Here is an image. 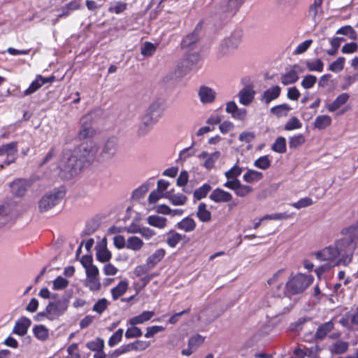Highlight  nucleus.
Listing matches in <instances>:
<instances>
[{
    "label": "nucleus",
    "instance_id": "f257e3e1",
    "mask_svg": "<svg viewBox=\"0 0 358 358\" xmlns=\"http://www.w3.org/2000/svg\"><path fill=\"white\" fill-rule=\"evenodd\" d=\"M355 244L349 239H341L334 245L325 247L315 253V257L320 261H327L333 266H347L351 262Z\"/></svg>",
    "mask_w": 358,
    "mask_h": 358
},
{
    "label": "nucleus",
    "instance_id": "f03ea898",
    "mask_svg": "<svg viewBox=\"0 0 358 358\" xmlns=\"http://www.w3.org/2000/svg\"><path fill=\"white\" fill-rule=\"evenodd\" d=\"M313 277L311 275L298 273L290 277L285 285L287 292L292 294H297L303 292L313 282Z\"/></svg>",
    "mask_w": 358,
    "mask_h": 358
},
{
    "label": "nucleus",
    "instance_id": "7ed1b4c3",
    "mask_svg": "<svg viewBox=\"0 0 358 358\" xmlns=\"http://www.w3.org/2000/svg\"><path fill=\"white\" fill-rule=\"evenodd\" d=\"M98 151L99 146L93 141H85L76 149L80 162L87 163H92L96 159Z\"/></svg>",
    "mask_w": 358,
    "mask_h": 358
},
{
    "label": "nucleus",
    "instance_id": "20e7f679",
    "mask_svg": "<svg viewBox=\"0 0 358 358\" xmlns=\"http://www.w3.org/2000/svg\"><path fill=\"white\" fill-rule=\"evenodd\" d=\"M79 157L74 151L64 150L60 157L58 166L62 171L73 176L76 173Z\"/></svg>",
    "mask_w": 358,
    "mask_h": 358
},
{
    "label": "nucleus",
    "instance_id": "39448f33",
    "mask_svg": "<svg viewBox=\"0 0 358 358\" xmlns=\"http://www.w3.org/2000/svg\"><path fill=\"white\" fill-rule=\"evenodd\" d=\"M65 192L59 189L45 194L38 201V208L41 212H45L54 206L64 197Z\"/></svg>",
    "mask_w": 358,
    "mask_h": 358
},
{
    "label": "nucleus",
    "instance_id": "423d86ee",
    "mask_svg": "<svg viewBox=\"0 0 358 358\" xmlns=\"http://www.w3.org/2000/svg\"><path fill=\"white\" fill-rule=\"evenodd\" d=\"M241 39L242 34L240 31L234 32L225 38L220 45V55L222 57L231 55L238 48Z\"/></svg>",
    "mask_w": 358,
    "mask_h": 358
},
{
    "label": "nucleus",
    "instance_id": "0eeeda50",
    "mask_svg": "<svg viewBox=\"0 0 358 358\" xmlns=\"http://www.w3.org/2000/svg\"><path fill=\"white\" fill-rule=\"evenodd\" d=\"M200 57L198 53L192 52L186 55L182 60L178 64V69L181 75L186 74L199 64Z\"/></svg>",
    "mask_w": 358,
    "mask_h": 358
},
{
    "label": "nucleus",
    "instance_id": "6e6552de",
    "mask_svg": "<svg viewBox=\"0 0 358 358\" xmlns=\"http://www.w3.org/2000/svg\"><path fill=\"white\" fill-rule=\"evenodd\" d=\"M223 186L233 190L235 194L239 197H245L253 191L251 186L243 185L240 180L227 181Z\"/></svg>",
    "mask_w": 358,
    "mask_h": 358
},
{
    "label": "nucleus",
    "instance_id": "1a4fd4ad",
    "mask_svg": "<svg viewBox=\"0 0 358 358\" xmlns=\"http://www.w3.org/2000/svg\"><path fill=\"white\" fill-rule=\"evenodd\" d=\"M67 304L65 302L57 301L49 303L45 308L46 317L53 320L62 315L66 310Z\"/></svg>",
    "mask_w": 358,
    "mask_h": 358
},
{
    "label": "nucleus",
    "instance_id": "9d476101",
    "mask_svg": "<svg viewBox=\"0 0 358 358\" xmlns=\"http://www.w3.org/2000/svg\"><path fill=\"white\" fill-rule=\"evenodd\" d=\"M117 148V139L110 138L104 143L99 155V160L110 159L115 156Z\"/></svg>",
    "mask_w": 358,
    "mask_h": 358
},
{
    "label": "nucleus",
    "instance_id": "9b49d317",
    "mask_svg": "<svg viewBox=\"0 0 358 358\" xmlns=\"http://www.w3.org/2000/svg\"><path fill=\"white\" fill-rule=\"evenodd\" d=\"M209 199L215 203H229L233 200V195L230 192L217 187L212 191Z\"/></svg>",
    "mask_w": 358,
    "mask_h": 358
},
{
    "label": "nucleus",
    "instance_id": "f8f14e48",
    "mask_svg": "<svg viewBox=\"0 0 358 358\" xmlns=\"http://www.w3.org/2000/svg\"><path fill=\"white\" fill-rule=\"evenodd\" d=\"M17 153V143L12 142L0 146V156L6 155L5 162L7 164L13 162Z\"/></svg>",
    "mask_w": 358,
    "mask_h": 358
},
{
    "label": "nucleus",
    "instance_id": "ddd939ff",
    "mask_svg": "<svg viewBox=\"0 0 358 358\" xmlns=\"http://www.w3.org/2000/svg\"><path fill=\"white\" fill-rule=\"evenodd\" d=\"M198 96L203 104H210L215 100L216 93L207 86H201L198 91Z\"/></svg>",
    "mask_w": 358,
    "mask_h": 358
},
{
    "label": "nucleus",
    "instance_id": "4468645a",
    "mask_svg": "<svg viewBox=\"0 0 358 358\" xmlns=\"http://www.w3.org/2000/svg\"><path fill=\"white\" fill-rule=\"evenodd\" d=\"M301 72L300 66L294 65L281 77V83L284 85H288L296 83L299 79V73Z\"/></svg>",
    "mask_w": 358,
    "mask_h": 358
},
{
    "label": "nucleus",
    "instance_id": "2eb2a0df",
    "mask_svg": "<svg viewBox=\"0 0 358 358\" xmlns=\"http://www.w3.org/2000/svg\"><path fill=\"white\" fill-rule=\"evenodd\" d=\"M156 117L150 115H144L142 117V122L140 124L138 129L139 136H145L151 129L152 125L157 122Z\"/></svg>",
    "mask_w": 358,
    "mask_h": 358
},
{
    "label": "nucleus",
    "instance_id": "dca6fc26",
    "mask_svg": "<svg viewBox=\"0 0 358 358\" xmlns=\"http://www.w3.org/2000/svg\"><path fill=\"white\" fill-rule=\"evenodd\" d=\"M91 115H87L84 116L82 120V127L79 131L78 136L81 139L92 137L95 134V130L87 124L88 121L91 120Z\"/></svg>",
    "mask_w": 358,
    "mask_h": 358
},
{
    "label": "nucleus",
    "instance_id": "f3484780",
    "mask_svg": "<svg viewBox=\"0 0 358 358\" xmlns=\"http://www.w3.org/2000/svg\"><path fill=\"white\" fill-rule=\"evenodd\" d=\"M220 157V152L219 151H216L211 154H209L207 152L203 151L199 155V158L205 159L203 166V167L208 170L214 167L215 162L218 160Z\"/></svg>",
    "mask_w": 358,
    "mask_h": 358
},
{
    "label": "nucleus",
    "instance_id": "a211bd4d",
    "mask_svg": "<svg viewBox=\"0 0 358 358\" xmlns=\"http://www.w3.org/2000/svg\"><path fill=\"white\" fill-rule=\"evenodd\" d=\"M323 0H314L308 10V15L315 22L318 23L323 13L322 4Z\"/></svg>",
    "mask_w": 358,
    "mask_h": 358
},
{
    "label": "nucleus",
    "instance_id": "6ab92c4d",
    "mask_svg": "<svg viewBox=\"0 0 358 358\" xmlns=\"http://www.w3.org/2000/svg\"><path fill=\"white\" fill-rule=\"evenodd\" d=\"M55 77L43 78L41 76H38L36 79L31 83L30 86L24 92V94L29 95L35 92L39 89L43 84L46 83H51L54 80Z\"/></svg>",
    "mask_w": 358,
    "mask_h": 358
},
{
    "label": "nucleus",
    "instance_id": "aec40b11",
    "mask_svg": "<svg viewBox=\"0 0 358 358\" xmlns=\"http://www.w3.org/2000/svg\"><path fill=\"white\" fill-rule=\"evenodd\" d=\"M255 92L250 86H246L238 92L239 102L248 106L254 99Z\"/></svg>",
    "mask_w": 358,
    "mask_h": 358
},
{
    "label": "nucleus",
    "instance_id": "412c9836",
    "mask_svg": "<svg viewBox=\"0 0 358 358\" xmlns=\"http://www.w3.org/2000/svg\"><path fill=\"white\" fill-rule=\"evenodd\" d=\"M349 349V343L342 340H338L332 343L328 346V350L332 355H343L348 352Z\"/></svg>",
    "mask_w": 358,
    "mask_h": 358
},
{
    "label": "nucleus",
    "instance_id": "4be33fe9",
    "mask_svg": "<svg viewBox=\"0 0 358 358\" xmlns=\"http://www.w3.org/2000/svg\"><path fill=\"white\" fill-rule=\"evenodd\" d=\"M280 93L281 88L279 86H273L264 92L261 98V101L266 104H268L272 101L278 99L280 96Z\"/></svg>",
    "mask_w": 358,
    "mask_h": 358
},
{
    "label": "nucleus",
    "instance_id": "5701e85b",
    "mask_svg": "<svg viewBox=\"0 0 358 358\" xmlns=\"http://www.w3.org/2000/svg\"><path fill=\"white\" fill-rule=\"evenodd\" d=\"M176 228L183 231L186 233H190L195 230L196 227V223L195 220L189 216L183 218L181 221L178 222L176 225Z\"/></svg>",
    "mask_w": 358,
    "mask_h": 358
},
{
    "label": "nucleus",
    "instance_id": "b1692460",
    "mask_svg": "<svg viewBox=\"0 0 358 358\" xmlns=\"http://www.w3.org/2000/svg\"><path fill=\"white\" fill-rule=\"evenodd\" d=\"M349 98L348 93H342L332 103L327 104L326 108L329 112H334L346 103Z\"/></svg>",
    "mask_w": 358,
    "mask_h": 358
},
{
    "label": "nucleus",
    "instance_id": "393cba45",
    "mask_svg": "<svg viewBox=\"0 0 358 358\" xmlns=\"http://www.w3.org/2000/svg\"><path fill=\"white\" fill-rule=\"evenodd\" d=\"M155 315L153 311H143L141 314L130 318L127 321V325L136 326L150 320Z\"/></svg>",
    "mask_w": 358,
    "mask_h": 358
},
{
    "label": "nucleus",
    "instance_id": "a878e982",
    "mask_svg": "<svg viewBox=\"0 0 358 358\" xmlns=\"http://www.w3.org/2000/svg\"><path fill=\"white\" fill-rule=\"evenodd\" d=\"M196 215L203 222H210L212 220L211 212L207 208V205L204 203L199 204Z\"/></svg>",
    "mask_w": 358,
    "mask_h": 358
},
{
    "label": "nucleus",
    "instance_id": "bb28decb",
    "mask_svg": "<svg viewBox=\"0 0 358 358\" xmlns=\"http://www.w3.org/2000/svg\"><path fill=\"white\" fill-rule=\"evenodd\" d=\"M334 327V324L332 321L324 322L320 325L315 332V337L317 339L322 340L327 335L331 332Z\"/></svg>",
    "mask_w": 358,
    "mask_h": 358
},
{
    "label": "nucleus",
    "instance_id": "cd10ccee",
    "mask_svg": "<svg viewBox=\"0 0 358 358\" xmlns=\"http://www.w3.org/2000/svg\"><path fill=\"white\" fill-rule=\"evenodd\" d=\"M165 255L166 251L164 249H157L147 258L146 264L150 268H153L164 257Z\"/></svg>",
    "mask_w": 358,
    "mask_h": 358
},
{
    "label": "nucleus",
    "instance_id": "c85d7f7f",
    "mask_svg": "<svg viewBox=\"0 0 358 358\" xmlns=\"http://www.w3.org/2000/svg\"><path fill=\"white\" fill-rule=\"evenodd\" d=\"M164 198L167 199L174 206H183L187 201L185 195L180 193L171 194L169 192L165 193Z\"/></svg>",
    "mask_w": 358,
    "mask_h": 358
},
{
    "label": "nucleus",
    "instance_id": "c756f323",
    "mask_svg": "<svg viewBox=\"0 0 358 358\" xmlns=\"http://www.w3.org/2000/svg\"><path fill=\"white\" fill-rule=\"evenodd\" d=\"M147 222L152 227L162 229L166 227L167 219L156 215H150L147 217Z\"/></svg>",
    "mask_w": 358,
    "mask_h": 358
},
{
    "label": "nucleus",
    "instance_id": "7c9ffc66",
    "mask_svg": "<svg viewBox=\"0 0 358 358\" xmlns=\"http://www.w3.org/2000/svg\"><path fill=\"white\" fill-rule=\"evenodd\" d=\"M80 8V3L78 0H73L65 6L62 7V13L58 15V18L65 17L69 16L73 11L78 10Z\"/></svg>",
    "mask_w": 358,
    "mask_h": 358
},
{
    "label": "nucleus",
    "instance_id": "2f4dec72",
    "mask_svg": "<svg viewBox=\"0 0 358 358\" xmlns=\"http://www.w3.org/2000/svg\"><path fill=\"white\" fill-rule=\"evenodd\" d=\"M144 245L143 241L138 236H129L127 239V248L133 251H139Z\"/></svg>",
    "mask_w": 358,
    "mask_h": 358
},
{
    "label": "nucleus",
    "instance_id": "473e14b6",
    "mask_svg": "<svg viewBox=\"0 0 358 358\" xmlns=\"http://www.w3.org/2000/svg\"><path fill=\"white\" fill-rule=\"evenodd\" d=\"M128 282L126 280H121L118 285L111 289V294L114 300H117L122 296L128 289Z\"/></svg>",
    "mask_w": 358,
    "mask_h": 358
},
{
    "label": "nucleus",
    "instance_id": "72a5a7b5",
    "mask_svg": "<svg viewBox=\"0 0 358 358\" xmlns=\"http://www.w3.org/2000/svg\"><path fill=\"white\" fill-rule=\"evenodd\" d=\"M182 240V236L175 230H170L166 234V243L171 248H176Z\"/></svg>",
    "mask_w": 358,
    "mask_h": 358
},
{
    "label": "nucleus",
    "instance_id": "f704fd0d",
    "mask_svg": "<svg viewBox=\"0 0 358 358\" xmlns=\"http://www.w3.org/2000/svg\"><path fill=\"white\" fill-rule=\"evenodd\" d=\"M331 124V118L327 115L317 116L314 122V126L318 129H324Z\"/></svg>",
    "mask_w": 358,
    "mask_h": 358
},
{
    "label": "nucleus",
    "instance_id": "c9c22d12",
    "mask_svg": "<svg viewBox=\"0 0 358 358\" xmlns=\"http://www.w3.org/2000/svg\"><path fill=\"white\" fill-rule=\"evenodd\" d=\"M111 252L107 249L106 244L100 245L96 250V258L101 262H106L111 258Z\"/></svg>",
    "mask_w": 358,
    "mask_h": 358
},
{
    "label": "nucleus",
    "instance_id": "e433bc0d",
    "mask_svg": "<svg viewBox=\"0 0 358 358\" xmlns=\"http://www.w3.org/2000/svg\"><path fill=\"white\" fill-rule=\"evenodd\" d=\"M291 107L287 103H282L271 108V113L277 117L286 116L291 110Z\"/></svg>",
    "mask_w": 358,
    "mask_h": 358
},
{
    "label": "nucleus",
    "instance_id": "4c0bfd02",
    "mask_svg": "<svg viewBox=\"0 0 358 358\" xmlns=\"http://www.w3.org/2000/svg\"><path fill=\"white\" fill-rule=\"evenodd\" d=\"M10 192L12 194L20 199L22 196V180L21 178H18L14 180L10 185Z\"/></svg>",
    "mask_w": 358,
    "mask_h": 358
},
{
    "label": "nucleus",
    "instance_id": "58836bf2",
    "mask_svg": "<svg viewBox=\"0 0 358 358\" xmlns=\"http://www.w3.org/2000/svg\"><path fill=\"white\" fill-rule=\"evenodd\" d=\"M33 331L35 336L41 341H45L49 336L48 329L42 324L35 326Z\"/></svg>",
    "mask_w": 358,
    "mask_h": 358
},
{
    "label": "nucleus",
    "instance_id": "ea45409f",
    "mask_svg": "<svg viewBox=\"0 0 358 358\" xmlns=\"http://www.w3.org/2000/svg\"><path fill=\"white\" fill-rule=\"evenodd\" d=\"M305 142L306 138L301 134H299L289 138V146L292 149H296L300 147Z\"/></svg>",
    "mask_w": 358,
    "mask_h": 358
},
{
    "label": "nucleus",
    "instance_id": "a19ab883",
    "mask_svg": "<svg viewBox=\"0 0 358 358\" xmlns=\"http://www.w3.org/2000/svg\"><path fill=\"white\" fill-rule=\"evenodd\" d=\"M263 177L261 172L255 170H248L243 175V180L247 182H252L260 180Z\"/></svg>",
    "mask_w": 358,
    "mask_h": 358
},
{
    "label": "nucleus",
    "instance_id": "79ce46f5",
    "mask_svg": "<svg viewBox=\"0 0 358 358\" xmlns=\"http://www.w3.org/2000/svg\"><path fill=\"white\" fill-rule=\"evenodd\" d=\"M242 169L236 165L224 173L227 181L239 180L237 178L241 174Z\"/></svg>",
    "mask_w": 358,
    "mask_h": 358
},
{
    "label": "nucleus",
    "instance_id": "37998d69",
    "mask_svg": "<svg viewBox=\"0 0 358 358\" xmlns=\"http://www.w3.org/2000/svg\"><path fill=\"white\" fill-rule=\"evenodd\" d=\"M210 189L211 186L208 183H205L194 191V196L196 200H201L207 196Z\"/></svg>",
    "mask_w": 358,
    "mask_h": 358
},
{
    "label": "nucleus",
    "instance_id": "c03bdc74",
    "mask_svg": "<svg viewBox=\"0 0 358 358\" xmlns=\"http://www.w3.org/2000/svg\"><path fill=\"white\" fill-rule=\"evenodd\" d=\"M272 150L278 153L286 152V140L284 137H278L272 145Z\"/></svg>",
    "mask_w": 358,
    "mask_h": 358
},
{
    "label": "nucleus",
    "instance_id": "a18cd8bd",
    "mask_svg": "<svg viewBox=\"0 0 358 358\" xmlns=\"http://www.w3.org/2000/svg\"><path fill=\"white\" fill-rule=\"evenodd\" d=\"M85 285L91 291H98L101 288V283L98 277H87Z\"/></svg>",
    "mask_w": 358,
    "mask_h": 358
},
{
    "label": "nucleus",
    "instance_id": "49530a36",
    "mask_svg": "<svg viewBox=\"0 0 358 358\" xmlns=\"http://www.w3.org/2000/svg\"><path fill=\"white\" fill-rule=\"evenodd\" d=\"M302 123L296 117H292L289 118L285 125V129L287 131H292L301 128Z\"/></svg>",
    "mask_w": 358,
    "mask_h": 358
},
{
    "label": "nucleus",
    "instance_id": "de8ad7c7",
    "mask_svg": "<svg viewBox=\"0 0 358 358\" xmlns=\"http://www.w3.org/2000/svg\"><path fill=\"white\" fill-rule=\"evenodd\" d=\"M306 66L310 71L322 72L323 70L324 64L320 59H317L313 61L307 62Z\"/></svg>",
    "mask_w": 358,
    "mask_h": 358
},
{
    "label": "nucleus",
    "instance_id": "09e8293b",
    "mask_svg": "<svg viewBox=\"0 0 358 358\" xmlns=\"http://www.w3.org/2000/svg\"><path fill=\"white\" fill-rule=\"evenodd\" d=\"M155 51L156 46L150 42H145L141 48V52L145 57L152 56Z\"/></svg>",
    "mask_w": 358,
    "mask_h": 358
},
{
    "label": "nucleus",
    "instance_id": "8fccbe9b",
    "mask_svg": "<svg viewBox=\"0 0 358 358\" xmlns=\"http://www.w3.org/2000/svg\"><path fill=\"white\" fill-rule=\"evenodd\" d=\"M205 338L199 334L192 336L188 341V345L192 348L194 350L202 345L204 342Z\"/></svg>",
    "mask_w": 358,
    "mask_h": 358
},
{
    "label": "nucleus",
    "instance_id": "3c124183",
    "mask_svg": "<svg viewBox=\"0 0 358 358\" xmlns=\"http://www.w3.org/2000/svg\"><path fill=\"white\" fill-rule=\"evenodd\" d=\"M284 270L278 271L272 278L268 280V283L270 285H276L277 288L280 289L281 287L282 283L280 282L281 280L283 278Z\"/></svg>",
    "mask_w": 358,
    "mask_h": 358
},
{
    "label": "nucleus",
    "instance_id": "603ef678",
    "mask_svg": "<svg viewBox=\"0 0 358 358\" xmlns=\"http://www.w3.org/2000/svg\"><path fill=\"white\" fill-rule=\"evenodd\" d=\"M198 40V34L196 32H192L187 35L182 41V48H188L194 44Z\"/></svg>",
    "mask_w": 358,
    "mask_h": 358
},
{
    "label": "nucleus",
    "instance_id": "864d4df0",
    "mask_svg": "<svg viewBox=\"0 0 358 358\" xmlns=\"http://www.w3.org/2000/svg\"><path fill=\"white\" fill-rule=\"evenodd\" d=\"M254 164L256 167L265 170L270 167L271 160L268 156H262L255 160Z\"/></svg>",
    "mask_w": 358,
    "mask_h": 358
},
{
    "label": "nucleus",
    "instance_id": "5fc2aeb1",
    "mask_svg": "<svg viewBox=\"0 0 358 358\" xmlns=\"http://www.w3.org/2000/svg\"><path fill=\"white\" fill-rule=\"evenodd\" d=\"M345 64L344 57H338L336 61L330 64L329 70L335 73L340 72L343 70Z\"/></svg>",
    "mask_w": 358,
    "mask_h": 358
},
{
    "label": "nucleus",
    "instance_id": "6e6d98bb",
    "mask_svg": "<svg viewBox=\"0 0 358 358\" xmlns=\"http://www.w3.org/2000/svg\"><path fill=\"white\" fill-rule=\"evenodd\" d=\"M336 34L348 36L352 40H355L357 37L355 31L350 26H345L340 28L336 31Z\"/></svg>",
    "mask_w": 358,
    "mask_h": 358
},
{
    "label": "nucleus",
    "instance_id": "4d7b16f0",
    "mask_svg": "<svg viewBox=\"0 0 358 358\" xmlns=\"http://www.w3.org/2000/svg\"><path fill=\"white\" fill-rule=\"evenodd\" d=\"M142 331L140 328L136 326H131L125 332V337L128 339L133 338H138L142 336Z\"/></svg>",
    "mask_w": 358,
    "mask_h": 358
},
{
    "label": "nucleus",
    "instance_id": "13d9d810",
    "mask_svg": "<svg viewBox=\"0 0 358 358\" xmlns=\"http://www.w3.org/2000/svg\"><path fill=\"white\" fill-rule=\"evenodd\" d=\"M317 82V78L313 75H308L301 81V86L305 89L312 88Z\"/></svg>",
    "mask_w": 358,
    "mask_h": 358
},
{
    "label": "nucleus",
    "instance_id": "bf43d9fd",
    "mask_svg": "<svg viewBox=\"0 0 358 358\" xmlns=\"http://www.w3.org/2000/svg\"><path fill=\"white\" fill-rule=\"evenodd\" d=\"M313 203V201L311 198L304 197V198L301 199L298 201L292 203V206L296 209H300L302 208H306V207L310 206Z\"/></svg>",
    "mask_w": 358,
    "mask_h": 358
},
{
    "label": "nucleus",
    "instance_id": "052dcab7",
    "mask_svg": "<svg viewBox=\"0 0 358 358\" xmlns=\"http://www.w3.org/2000/svg\"><path fill=\"white\" fill-rule=\"evenodd\" d=\"M291 216L286 213H274L271 215H266L262 217V220H287Z\"/></svg>",
    "mask_w": 358,
    "mask_h": 358
},
{
    "label": "nucleus",
    "instance_id": "680f3d73",
    "mask_svg": "<svg viewBox=\"0 0 358 358\" xmlns=\"http://www.w3.org/2000/svg\"><path fill=\"white\" fill-rule=\"evenodd\" d=\"M123 334V329H119L117 330L109 338L108 341V345L110 347L115 346L116 344H117L122 339Z\"/></svg>",
    "mask_w": 358,
    "mask_h": 358
},
{
    "label": "nucleus",
    "instance_id": "e2e57ef3",
    "mask_svg": "<svg viewBox=\"0 0 358 358\" xmlns=\"http://www.w3.org/2000/svg\"><path fill=\"white\" fill-rule=\"evenodd\" d=\"M69 285V281L62 276H58L53 281V289L55 290L63 289Z\"/></svg>",
    "mask_w": 358,
    "mask_h": 358
},
{
    "label": "nucleus",
    "instance_id": "0e129e2a",
    "mask_svg": "<svg viewBox=\"0 0 358 358\" xmlns=\"http://www.w3.org/2000/svg\"><path fill=\"white\" fill-rule=\"evenodd\" d=\"M127 8V3L122 1L116 2L113 6H111L108 8V11L110 13H115V14H120L124 11Z\"/></svg>",
    "mask_w": 358,
    "mask_h": 358
},
{
    "label": "nucleus",
    "instance_id": "69168bd1",
    "mask_svg": "<svg viewBox=\"0 0 358 358\" xmlns=\"http://www.w3.org/2000/svg\"><path fill=\"white\" fill-rule=\"evenodd\" d=\"M313 43V40H306L298 45L296 48L294 50L295 55H300L305 52Z\"/></svg>",
    "mask_w": 358,
    "mask_h": 358
},
{
    "label": "nucleus",
    "instance_id": "338daca9",
    "mask_svg": "<svg viewBox=\"0 0 358 358\" xmlns=\"http://www.w3.org/2000/svg\"><path fill=\"white\" fill-rule=\"evenodd\" d=\"M108 301L106 299H99L93 306V310L101 314L108 306Z\"/></svg>",
    "mask_w": 358,
    "mask_h": 358
},
{
    "label": "nucleus",
    "instance_id": "774afa93",
    "mask_svg": "<svg viewBox=\"0 0 358 358\" xmlns=\"http://www.w3.org/2000/svg\"><path fill=\"white\" fill-rule=\"evenodd\" d=\"M87 347L92 351L101 350L103 348V341L101 339H96V341L87 343Z\"/></svg>",
    "mask_w": 358,
    "mask_h": 358
}]
</instances>
